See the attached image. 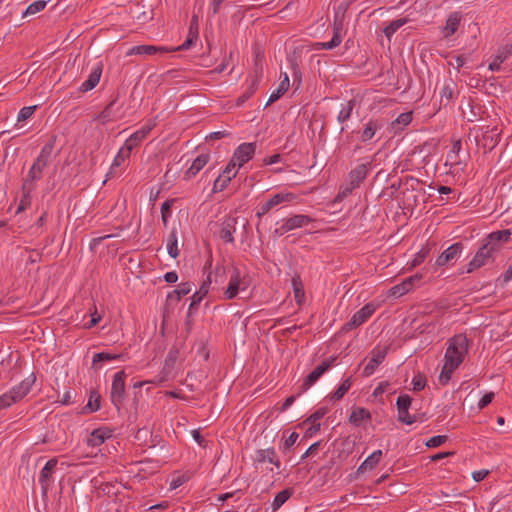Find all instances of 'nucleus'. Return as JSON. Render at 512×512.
<instances>
[{
	"instance_id": "obj_1",
	"label": "nucleus",
	"mask_w": 512,
	"mask_h": 512,
	"mask_svg": "<svg viewBox=\"0 0 512 512\" xmlns=\"http://www.w3.org/2000/svg\"><path fill=\"white\" fill-rule=\"evenodd\" d=\"M343 20L336 14L333 21V37L329 42L300 44L290 55V64H320L324 55L317 54L319 50H330L340 45L342 41Z\"/></svg>"
},
{
	"instance_id": "obj_2",
	"label": "nucleus",
	"mask_w": 512,
	"mask_h": 512,
	"mask_svg": "<svg viewBox=\"0 0 512 512\" xmlns=\"http://www.w3.org/2000/svg\"><path fill=\"white\" fill-rule=\"evenodd\" d=\"M512 232L510 229H504L491 232L485 239L482 246L478 249L473 259L467 265V273L473 272L490 262L494 261V254L500 251L501 245L510 240Z\"/></svg>"
},
{
	"instance_id": "obj_3",
	"label": "nucleus",
	"mask_w": 512,
	"mask_h": 512,
	"mask_svg": "<svg viewBox=\"0 0 512 512\" xmlns=\"http://www.w3.org/2000/svg\"><path fill=\"white\" fill-rule=\"evenodd\" d=\"M198 38V31H197V17L194 16L190 23L189 28V34L187 36V39L177 48L168 49L163 46H155V45H138L130 48L126 55H155L158 56L156 60L164 59V57L170 53H173L175 51L179 50H186L188 49L192 44L195 43V41Z\"/></svg>"
},
{
	"instance_id": "obj_4",
	"label": "nucleus",
	"mask_w": 512,
	"mask_h": 512,
	"mask_svg": "<svg viewBox=\"0 0 512 512\" xmlns=\"http://www.w3.org/2000/svg\"><path fill=\"white\" fill-rule=\"evenodd\" d=\"M370 165V163H363L349 172L347 182L344 186L341 187L338 195L335 198V201L344 199L350 195L354 189L360 186L369 172Z\"/></svg>"
},
{
	"instance_id": "obj_5",
	"label": "nucleus",
	"mask_w": 512,
	"mask_h": 512,
	"mask_svg": "<svg viewBox=\"0 0 512 512\" xmlns=\"http://www.w3.org/2000/svg\"><path fill=\"white\" fill-rule=\"evenodd\" d=\"M468 352V339L463 334L455 335L449 342V346L445 353V362L457 363L459 366Z\"/></svg>"
},
{
	"instance_id": "obj_6",
	"label": "nucleus",
	"mask_w": 512,
	"mask_h": 512,
	"mask_svg": "<svg viewBox=\"0 0 512 512\" xmlns=\"http://www.w3.org/2000/svg\"><path fill=\"white\" fill-rule=\"evenodd\" d=\"M248 286L249 276L247 274L242 275L239 268L237 266H233L229 283L223 293V297L226 300H232L237 297L240 291H245Z\"/></svg>"
},
{
	"instance_id": "obj_7",
	"label": "nucleus",
	"mask_w": 512,
	"mask_h": 512,
	"mask_svg": "<svg viewBox=\"0 0 512 512\" xmlns=\"http://www.w3.org/2000/svg\"><path fill=\"white\" fill-rule=\"evenodd\" d=\"M126 373L121 370L117 372L112 381L110 399L117 411H120L125 399Z\"/></svg>"
},
{
	"instance_id": "obj_8",
	"label": "nucleus",
	"mask_w": 512,
	"mask_h": 512,
	"mask_svg": "<svg viewBox=\"0 0 512 512\" xmlns=\"http://www.w3.org/2000/svg\"><path fill=\"white\" fill-rule=\"evenodd\" d=\"M376 308L377 305L373 302H369L364 305L359 311L354 313L352 318L347 323L342 326L341 332H348L361 326L373 315V313L376 311Z\"/></svg>"
},
{
	"instance_id": "obj_9",
	"label": "nucleus",
	"mask_w": 512,
	"mask_h": 512,
	"mask_svg": "<svg viewBox=\"0 0 512 512\" xmlns=\"http://www.w3.org/2000/svg\"><path fill=\"white\" fill-rule=\"evenodd\" d=\"M335 361L336 357H330L322 361L320 365H318L305 377L303 383L300 386L299 394L308 390L316 381H318V379L333 365Z\"/></svg>"
},
{
	"instance_id": "obj_10",
	"label": "nucleus",
	"mask_w": 512,
	"mask_h": 512,
	"mask_svg": "<svg viewBox=\"0 0 512 512\" xmlns=\"http://www.w3.org/2000/svg\"><path fill=\"white\" fill-rule=\"evenodd\" d=\"M296 198L293 193H277L262 203L256 213L258 218L267 214L272 208L284 202H291Z\"/></svg>"
},
{
	"instance_id": "obj_11",
	"label": "nucleus",
	"mask_w": 512,
	"mask_h": 512,
	"mask_svg": "<svg viewBox=\"0 0 512 512\" xmlns=\"http://www.w3.org/2000/svg\"><path fill=\"white\" fill-rule=\"evenodd\" d=\"M312 221L313 219L308 215H294L290 218L285 219L282 226L276 229L275 232L279 233L280 235H283L284 233L289 232L293 229L304 227L311 223Z\"/></svg>"
},
{
	"instance_id": "obj_12",
	"label": "nucleus",
	"mask_w": 512,
	"mask_h": 512,
	"mask_svg": "<svg viewBox=\"0 0 512 512\" xmlns=\"http://www.w3.org/2000/svg\"><path fill=\"white\" fill-rule=\"evenodd\" d=\"M500 139V131L497 126L492 128L487 127V130L483 132L481 140L478 139V135L475 136V140L478 145H482L485 151H491L498 144Z\"/></svg>"
},
{
	"instance_id": "obj_13",
	"label": "nucleus",
	"mask_w": 512,
	"mask_h": 512,
	"mask_svg": "<svg viewBox=\"0 0 512 512\" xmlns=\"http://www.w3.org/2000/svg\"><path fill=\"white\" fill-rule=\"evenodd\" d=\"M256 145L255 143H243L237 147L231 160L236 162L238 167H242L255 154Z\"/></svg>"
},
{
	"instance_id": "obj_14",
	"label": "nucleus",
	"mask_w": 512,
	"mask_h": 512,
	"mask_svg": "<svg viewBox=\"0 0 512 512\" xmlns=\"http://www.w3.org/2000/svg\"><path fill=\"white\" fill-rule=\"evenodd\" d=\"M389 347H384L382 349L374 348L371 351V358L367 365L363 369V375L365 377L371 376L377 367L384 361L386 355L388 353Z\"/></svg>"
},
{
	"instance_id": "obj_15",
	"label": "nucleus",
	"mask_w": 512,
	"mask_h": 512,
	"mask_svg": "<svg viewBox=\"0 0 512 512\" xmlns=\"http://www.w3.org/2000/svg\"><path fill=\"white\" fill-rule=\"evenodd\" d=\"M36 381L35 375L32 373L30 376L21 381L18 385L14 386L8 393L13 397L15 403L21 401L32 389Z\"/></svg>"
},
{
	"instance_id": "obj_16",
	"label": "nucleus",
	"mask_w": 512,
	"mask_h": 512,
	"mask_svg": "<svg viewBox=\"0 0 512 512\" xmlns=\"http://www.w3.org/2000/svg\"><path fill=\"white\" fill-rule=\"evenodd\" d=\"M57 464H58V459L51 458L50 460L47 461L45 466L40 471L39 483L41 485L43 494H46L50 487V484L52 482V475L56 469Z\"/></svg>"
},
{
	"instance_id": "obj_17",
	"label": "nucleus",
	"mask_w": 512,
	"mask_h": 512,
	"mask_svg": "<svg viewBox=\"0 0 512 512\" xmlns=\"http://www.w3.org/2000/svg\"><path fill=\"white\" fill-rule=\"evenodd\" d=\"M155 120H150L139 130L135 131L125 142L126 149L128 153L136 147L146 136L151 132V130L155 127Z\"/></svg>"
},
{
	"instance_id": "obj_18",
	"label": "nucleus",
	"mask_w": 512,
	"mask_h": 512,
	"mask_svg": "<svg viewBox=\"0 0 512 512\" xmlns=\"http://www.w3.org/2000/svg\"><path fill=\"white\" fill-rule=\"evenodd\" d=\"M262 77V69H255L254 74L249 76V86L246 91L236 99V105H243L257 91Z\"/></svg>"
},
{
	"instance_id": "obj_19",
	"label": "nucleus",
	"mask_w": 512,
	"mask_h": 512,
	"mask_svg": "<svg viewBox=\"0 0 512 512\" xmlns=\"http://www.w3.org/2000/svg\"><path fill=\"white\" fill-rule=\"evenodd\" d=\"M463 248L464 246L461 242L452 244L438 256L436 259V265L445 266L451 261L457 259L460 256Z\"/></svg>"
},
{
	"instance_id": "obj_20",
	"label": "nucleus",
	"mask_w": 512,
	"mask_h": 512,
	"mask_svg": "<svg viewBox=\"0 0 512 512\" xmlns=\"http://www.w3.org/2000/svg\"><path fill=\"white\" fill-rule=\"evenodd\" d=\"M237 218L228 217L221 223V229L219 231V237L227 242L234 243L233 234L236 231Z\"/></svg>"
},
{
	"instance_id": "obj_21",
	"label": "nucleus",
	"mask_w": 512,
	"mask_h": 512,
	"mask_svg": "<svg viewBox=\"0 0 512 512\" xmlns=\"http://www.w3.org/2000/svg\"><path fill=\"white\" fill-rule=\"evenodd\" d=\"M48 163L36 158L34 163L32 164L31 168L28 171V174L26 178L24 179L23 183L34 185V181H38L43 176V171L47 167Z\"/></svg>"
},
{
	"instance_id": "obj_22",
	"label": "nucleus",
	"mask_w": 512,
	"mask_h": 512,
	"mask_svg": "<svg viewBox=\"0 0 512 512\" xmlns=\"http://www.w3.org/2000/svg\"><path fill=\"white\" fill-rule=\"evenodd\" d=\"M254 461L258 463H264L268 461L269 463L275 465L277 469H279L281 466V462L274 448L257 450L255 453Z\"/></svg>"
},
{
	"instance_id": "obj_23",
	"label": "nucleus",
	"mask_w": 512,
	"mask_h": 512,
	"mask_svg": "<svg viewBox=\"0 0 512 512\" xmlns=\"http://www.w3.org/2000/svg\"><path fill=\"white\" fill-rule=\"evenodd\" d=\"M281 76H283V79L280 81L277 89L270 94L268 101L264 105V108H267L272 103L276 102L288 91L290 86L289 76L286 72L281 73Z\"/></svg>"
},
{
	"instance_id": "obj_24",
	"label": "nucleus",
	"mask_w": 512,
	"mask_h": 512,
	"mask_svg": "<svg viewBox=\"0 0 512 512\" xmlns=\"http://www.w3.org/2000/svg\"><path fill=\"white\" fill-rule=\"evenodd\" d=\"M101 75H102L101 66H95L89 73L88 79L85 80L79 87V91L82 93H86V92L94 89L98 85Z\"/></svg>"
},
{
	"instance_id": "obj_25",
	"label": "nucleus",
	"mask_w": 512,
	"mask_h": 512,
	"mask_svg": "<svg viewBox=\"0 0 512 512\" xmlns=\"http://www.w3.org/2000/svg\"><path fill=\"white\" fill-rule=\"evenodd\" d=\"M111 437V430L108 428L94 429L87 438V444L91 447H98Z\"/></svg>"
},
{
	"instance_id": "obj_26",
	"label": "nucleus",
	"mask_w": 512,
	"mask_h": 512,
	"mask_svg": "<svg viewBox=\"0 0 512 512\" xmlns=\"http://www.w3.org/2000/svg\"><path fill=\"white\" fill-rule=\"evenodd\" d=\"M210 156L209 154H201L192 162L191 166L185 172V179L189 180L194 177L198 172H200L204 166L209 162Z\"/></svg>"
},
{
	"instance_id": "obj_27",
	"label": "nucleus",
	"mask_w": 512,
	"mask_h": 512,
	"mask_svg": "<svg viewBox=\"0 0 512 512\" xmlns=\"http://www.w3.org/2000/svg\"><path fill=\"white\" fill-rule=\"evenodd\" d=\"M101 407V395L95 389L90 391L88 403L83 407L82 413L89 414L96 412Z\"/></svg>"
},
{
	"instance_id": "obj_28",
	"label": "nucleus",
	"mask_w": 512,
	"mask_h": 512,
	"mask_svg": "<svg viewBox=\"0 0 512 512\" xmlns=\"http://www.w3.org/2000/svg\"><path fill=\"white\" fill-rule=\"evenodd\" d=\"M35 189L34 185L22 184V197L20 199V203L17 207L16 214L24 211L31 205V192Z\"/></svg>"
},
{
	"instance_id": "obj_29",
	"label": "nucleus",
	"mask_w": 512,
	"mask_h": 512,
	"mask_svg": "<svg viewBox=\"0 0 512 512\" xmlns=\"http://www.w3.org/2000/svg\"><path fill=\"white\" fill-rule=\"evenodd\" d=\"M460 21H461V15L458 12H454V13L450 14L446 20V24L444 27V36L445 37L452 36L458 30Z\"/></svg>"
},
{
	"instance_id": "obj_30",
	"label": "nucleus",
	"mask_w": 512,
	"mask_h": 512,
	"mask_svg": "<svg viewBox=\"0 0 512 512\" xmlns=\"http://www.w3.org/2000/svg\"><path fill=\"white\" fill-rule=\"evenodd\" d=\"M382 457V451L376 450L370 456H368L358 468V473L364 472L366 470L374 469L380 462Z\"/></svg>"
},
{
	"instance_id": "obj_31",
	"label": "nucleus",
	"mask_w": 512,
	"mask_h": 512,
	"mask_svg": "<svg viewBox=\"0 0 512 512\" xmlns=\"http://www.w3.org/2000/svg\"><path fill=\"white\" fill-rule=\"evenodd\" d=\"M413 119L412 111L401 113L394 121L391 122V128L394 133L403 130Z\"/></svg>"
},
{
	"instance_id": "obj_32",
	"label": "nucleus",
	"mask_w": 512,
	"mask_h": 512,
	"mask_svg": "<svg viewBox=\"0 0 512 512\" xmlns=\"http://www.w3.org/2000/svg\"><path fill=\"white\" fill-rule=\"evenodd\" d=\"M192 290V283L184 282L179 285V287L173 291H171L167 295V302L172 301H180L181 298L187 294H189Z\"/></svg>"
},
{
	"instance_id": "obj_33",
	"label": "nucleus",
	"mask_w": 512,
	"mask_h": 512,
	"mask_svg": "<svg viewBox=\"0 0 512 512\" xmlns=\"http://www.w3.org/2000/svg\"><path fill=\"white\" fill-rule=\"evenodd\" d=\"M292 287L294 292V297L296 300V303L298 305H301L305 299V291L304 286L302 283V280L299 275H295L292 277Z\"/></svg>"
},
{
	"instance_id": "obj_34",
	"label": "nucleus",
	"mask_w": 512,
	"mask_h": 512,
	"mask_svg": "<svg viewBox=\"0 0 512 512\" xmlns=\"http://www.w3.org/2000/svg\"><path fill=\"white\" fill-rule=\"evenodd\" d=\"M211 283L210 276H208L207 281H204L202 285L200 286L199 290L196 291L192 296V301L190 304L189 309H193L194 307L198 306L202 299L207 295L209 291V285Z\"/></svg>"
},
{
	"instance_id": "obj_35",
	"label": "nucleus",
	"mask_w": 512,
	"mask_h": 512,
	"mask_svg": "<svg viewBox=\"0 0 512 512\" xmlns=\"http://www.w3.org/2000/svg\"><path fill=\"white\" fill-rule=\"evenodd\" d=\"M123 357H124L123 354H114V353H108V352L96 353L93 356L92 368L95 370H98L99 367L97 366V363L119 360V359H122Z\"/></svg>"
},
{
	"instance_id": "obj_36",
	"label": "nucleus",
	"mask_w": 512,
	"mask_h": 512,
	"mask_svg": "<svg viewBox=\"0 0 512 512\" xmlns=\"http://www.w3.org/2000/svg\"><path fill=\"white\" fill-rule=\"evenodd\" d=\"M293 488H286L278 492L272 502V510L277 511L293 495Z\"/></svg>"
},
{
	"instance_id": "obj_37",
	"label": "nucleus",
	"mask_w": 512,
	"mask_h": 512,
	"mask_svg": "<svg viewBox=\"0 0 512 512\" xmlns=\"http://www.w3.org/2000/svg\"><path fill=\"white\" fill-rule=\"evenodd\" d=\"M371 419L370 412L365 408H356L352 411L349 422L358 426L363 420Z\"/></svg>"
},
{
	"instance_id": "obj_38",
	"label": "nucleus",
	"mask_w": 512,
	"mask_h": 512,
	"mask_svg": "<svg viewBox=\"0 0 512 512\" xmlns=\"http://www.w3.org/2000/svg\"><path fill=\"white\" fill-rule=\"evenodd\" d=\"M409 19L404 17L400 19H396L392 21L388 26H386L383 30L384 35L387 37L388 41L391 40V37L398 31L402 26L408 23Z\"/></svg>"
},
{
	"instance_id": "obj_39",
	"label": "nucleus",
	"mask_w": 512,
	"mask_h": 512,
	"mask_svg": "<svg viewBox=\"0 0 512 512\" xmlns=\"http://www.w3.org/2000/svg\"><path fill=\"white\" fill-rule=\"evenodd\" d=\"M56 139H57V136L56 135H52L50 137V139L48 140V142L42 147L41 149V152L40 154L38 155L37 158L45 161V162H49V159L51 157V154L54 150V147H55V143H56Z\"/></svg>"
},
{
	"instance_id": "obj_40",
	"label": "nucleus",
	"mask_w": 512,
	"mask_h": 512,
	"mask_svg": "<svg viewBox=\"0 0 512 512\" xmlns=\"http://www.w3.org/2000/svg\"><path fill=\"white\" fill-rule=\"evenodd\" d=\"M46 5H47V1H45V0H37V1L33 2L22 12V17L26 18L29 16H33V15L41 12L42 10H44Z\"/></svg>"
},
{
	"instance_id": "obj_41",
	"label": "nucleus",
	"mask_w": 512,
	"mask_h": 512,
	"mask_svg": "<svg viewBox=\"0 0 512 512\" xmlns=\"http://www.w3.org/2000/svg\"><path fill=\"white\" fill-rule=\"evenodd\" d=\"M117 100L118 95H116L115 98L111 100L110 103L97 116V119L100 120L103 124L114 119L113 106L116 104Z\"/></svg>"
},
{
	"instance_id": "obj_42",
	"label": "nucleus",
	"mask_w": 512,
	"mask_h": 512,
	"mask_svg": "<svg viewBox=\"0 0 512 512\" xmlns=\"http://www.w3.org/2000/svg\"><path fill=\"white\" fill-rule=\"evenodd\" d=\"M458 367L459 366H457V363L452 364V362L451 363L445 362L442 367V371L439 375V382L442 385H446L449 382V380L451 379L453 371Z\"/></svg>"
},
{
	"instance_id": "obj_43",
	"label": "nucleus",
	"mask_w": 512,
	"mask_h": 512,
	"mask_svg": "<svg viewBox=\"0 0 512 512\" xmlns=\"http://www.w3.org/2000/svg\"><path fill=\"white\" fill-rule=\"evenodd\" d=\"M412 288L409 286V281L403 280L401 283L394 285L388 291V295L398 298L408 293Z\"/></svg>"
},
{
	"instance_id": "obj_44",
	"label": "nucleus",
	"mask_w": 512,
	"mask_h": 512,
	"mask_svg": "<svg viewBox=\"0 0 512 512\" xmlns=\"http://www.w3.org/2000/svg\"><path fill=\"white\" fill-rule=\"evenodd\" d=\"M351 385H352V379H351V377H348L347 379H345L342 382V384L338 387V389L334 393L331 394L330 399L334 402L341 400L344 397V395L348 392Z\"/></svg>"
},
{
	"instance_id": "obj_45",
	"label": "nucleus",
	"mask_w": 512,
	"mask_h": 512,
	"mask_svg": "<svg viewBox=\"0 0 512 512\" xmlns=\"http://www.w3.org/2000/svg\"><path fill=\"white\" fill-rule=\"evenodd\" d=\"M167 251L168 254L172 258H177L179 255L178 245H177V235L175 229L171 231L167 240Z\"/></svg>"
},
{
	"instance_id": "obj_46",
	"label": "nucleus",
	"mask_w": 512,
	"mask_h": 512,
	"mask_svg": "<svg viewBox=\"0 0 512 512\" xmlns=\"http://www.w3.org/2000/svg\"><path fill=\"white\" fill-rule=\"evenodd\" d=\"M235 176H236V172H233L232 176L219 175L214 181L213 190H212L213 193L223 191L227 187V185L231 181V179L234 178Z\"/></svg>"
},
{
	"instance_id": "obj_47",
	"label": "nucleus",
	"mask_w": 512,
	"mask_h": 512,
	"mask_svg": "<svg viewBox=\"0 0 512 512\" xmlns=\"http://www.w3.org/2000/svg\"><path fill=\"white\" fill-rule=\"evenodd\" d=\"M379 128L376 121L370 120L366 125L361 135V140L363 142H367L371 140L375 134L377 129Z\"/></svg>"
},
{
	"instance_id": "obj_48",
	"label": "nucleus",
	"mask_w": 512,
	"mask_h": 512,
	"mask_svg": "<svg viewBox=\"0 0 512 512\" xmlns=\"http://www.w3.org/2000/svg\"><path fill=\"white\" fill-rule=\"evenodd\" d=\"M354 107H355V100L352 99V100L348 101L347 104L345 106H343V108L340 110L337 120L340 123L346 122L351 117Z\"/></svg>"
},
{
	"instance_id": "obj_49",
	"label": "nucleus",
	"mask_w": 512,
	"mask_h": 512,
	"mask_svg": "<svg viewBox=\"0 0 512 512\" xmlns=\"http://www.w3.org/2000/svg\"><path fill=\"white\" fill-rule=\"evenodd\" d=\"M454 95L453 88L449 85H444L440 94V106L447 107Z\"/></svg>"
},
{
	"instance_id": "obj_50",
	"label": "nucleus",
	"mask_w": 512,
	"mask_h": 512,
	"mask_svg": "<svg viewBox=\"0 0 512 512\" xmlns=\"http://www.w3.org/2000/svg\"><path fill=\"white\" fill-rule=\"evenodd\" d=\"M429 253H430L429 245L422 247L421 250L415 254V257L413 258V260L411 262V267L414 268V267L420 265L421 263H423L424 260L429 255Z\"/></svg>"
},
{
	"instance_id": "obj_51",
	"label": "nucleus",
	"mask_w": 512,
	"mask_h": 512,
	"mask_svg": "<svg viewBox=\"0 0 512 512\" xmlns=\"http://www.w3.org/2000/svg\"><path fill=\"white\" fill-rule=\"evenodd\" d=\"M398 421L406 424L411 425L417 421V417L415 415L409 414V409L405 410H398Z\"/></svg>"
},
{
	"instance_id": "obj_52",
	"label": "nucleus",
	"mask_w": 512,
	"mask_h": 512,
	"mask_svg": "<svg viewBox=\"0 0 512 512\" xmlns=\"http://www.w3.org/2000/svg\"><path fill=\"white\" fill-rule=\"evenodd\" d=\"M37 109V106L34 105V106H25L23 107L19 113H18V116H17V121L18 122H23V121H26L27 119H29L33 114L34 112L36 111Z\"/></svg>"
},
{
	"instance_id": "obj_53",
	"label": "nucleus",
	"mask_w": 512,
	"mask_h": 512,
	"mask_svg": "<svg viewBox=\"0 0 512 512\" xmlns=\"http://www.w3.org/2000/svg\"><path fill=\"white\" fill-rule=\"evenodd\" d=\"M412 403V398L408 394L398 396L396 406L398 410L409 409Z\"/></svg>"
},
{
	"instance_id": "obj_54",
	"label": "nucleus",
	"mask_w": 512,
	"mask_h": 512,
	"mask_svg": "<svg viewBox=\"0 0 512 512\" xmlns=\"http://www.w3.org/2000/svg\"><path fill=\"white\" fill-rule=\"evenodd\" d=\"M447 439L448 437L446 435L433 436L426 442V446L429 448H436L444 444Z\"/></svg>"
},
{
	"instance_id": "obj_55",
	"label": "nucleus",
	"mask_w": 512,
	"mask_h": 512,
	"mask_svg": "<svg viewBox=\"0 0 512 512\" xmlns=\"http://www.w3.org/2000/svg\"><path fill=\"white\" fill-rule=\"evenodd\" d=\"M172 202L173 200H166L161 205V218L164 224L167 223V220L171 215Z\"/></svg>"
},
{
	"instance_id": "obj_56",
	"label": "nucleus",
	"mask_w": 512,
	"mask_h": 512,
	"mask_svg": "<svg viewBox=\"0 0 512 512\" xmlns=\"http://www.w3.org/2000/svg\"><path fill=\"white\" fill-rule=\"evenodd\" d=\"M327 412H328V409L325 407H322V408L318 409L317 411H315L314 413H312L305 420V422L317 423V421L320 420L321 418H323Z\"/></svg>"
},
{
	"instance_id": "obj_57",
	"label": "nucleus",
	"mask_w": 512,
	"mask_h": 512,
	"mask_svg": "<svg viewBox=\"0 0 512 512\" xmlns=\"http://www.w3.org/2000/svg\"><path fill=\"white\" fill-rule=\"evenodd\" d=\"M13 404H15V401L8 392L0 396V410L6 409Z\"/></svg>"
},
{
	"instance_id": "obj_58",
	"label": "nucleus",
	"mask_w": 512,
	"mask_h": 512,
	"mask_svg": "<svg viewBox=\"0 0 512 512\" xmlns=\"http://www.w3.org/2000/svg\"><path fill=\"white\" fill-rule=\"evenodd\" d=\"M412 384H413V390L414 391H421L425 388L426 386V378L425 376H422V375H418L416 377L413 378L412 380Z\"/></svg>"
},
{
	"instance_id": "obj_59",
	"label": "nucleus",
	"mask_w": 512,
	"mask_h": 512,
	"mask_svg": "<svg viewBox=\"0 0 512 512\" xmlns=\"http://www.w3.org/2000/svg\"><path fill=\"white\" fill-rule=\"evenodd\" d=\"M177 357H178V351L170 350L168 353V356L165 360V367H164L163 371H166L167 368H171L174 365Z\"/></svg>"
},
{
	"instance_id": "obj_60",
	"label": "nucleus",
	"mask_w": 512,
	"mask_h": 512,
	"mask_svg": "<svg viewBox=\"0 0 512 512\" xmlns=\"http://www.w3.org/2000/svg\"><path fill=\"white\" fill-rule=\"evenodd\" d=\"M494 393L493 392H489V393H486L479 401L478 403V407L479 409H483L485 408L487 405H489L492 400L494 399Z\"/></svg>"
},
{
	"instance_id": "obj_61",
	"label": "nucleus",
	"mask_w": 512,
	"mask_h": 512,
	"mask_svg": "<svg viewBox=\"0 0 512 512\" xmlns=\"http://www.w3.org/2000/svg\"><path fill=\"white\" fill-rule=\"evenodd\" d=\"M298 439V433L292 432L284 441L283 450H288Z\"/></svg>"
},
{
	"instance_id": "obj_62",
	"label": "nucleus",
	"mask_w": 512,
	"mask_h": 512,
	"mask_svg": "<svg viewBox=\"0 0 512 512\" xmlns=\"http://www.w3.org/2000/svg\"><path fill=\"white\" fill-rule=\"evenodd\" d=\"M228 136H230V132L224 130V131L212 132L209 135H207L205 139L207 141H209V140H218V139H222V138H225V137H228Z\"/></svg>"
},
{
	"instance_id": "obj_63",
	"label": "nucleus",
	"mask_w": 512,
	"mask_h": 512,
	"mask_svg": "<svg viewBox=\"0 0 512 512\" xmlns=\"http://www.w3.org/2000/svg\"><path fill=\"white\" fill-rule=\"evenodd\" d=\"M321 445V442L320 441H317L315 443H313L308 449L307 451L302 455L301 459L304 460L305 458H307L308 456L314 454L317 452V450L319 449Z\"/></svg>"
},
{
	"instance_id": "obj_64",
	"label": "nucleus",
	"mask_w": 512,
	"mask_h": 512,
	"mask_svg": "<svg viewBox=\"0 0 512 512\" xmlns=\"http://www.w3.org/2000/svg\"><path fill=\"white\" fill-rule=\"evenodd\" d=\"M224 1L225 0H210V8L212 10L213 15H216L219 13L220 7Z\"/></svg>"
}]
</instances>
